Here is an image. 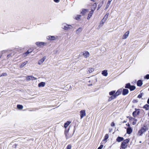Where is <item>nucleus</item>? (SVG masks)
Wrapping results in <instances>:
<instances>
[{
  "label": "nucleus",
  "mask_w": 149,
  "mask_h": 149,
  "mask_svg": "<svg viewBox=\"0 0 149 149\" xmlns=\"http://www.w3.org/2000/svg\"><path fill=\"white\" fill-rule=\"evenodd\" d=\"M148 130V127L147 125H144L141 129L139 130L138 133V135L139 136H142L143 134L145 133Z\"/></svg>",
  "instance_id": "obj_1"
},
{
  "label": "nucleus",
  "mask_w": 149,
  "mask_h": 149,
  "mask_svg": "<svg viewBox=\"0 0 149 149\" xmlns=\"http://www.w3.org/2000/svg\"><path fill=\"white\" fill-rule=\"evenodd\" d=\"M72 26L71 25L64 24L63 25L62 28L65 30H68L72 28Z\"/></svg>",
  "instance_id": "obj_2"
},
{
  "label": "nucleus",
  "mask_w": 149,
  "mask_h": 149,
  "mask_svg": "<svg viewBox=\"0 0 149 149\" xmlns=\"http://www.w3.org/2000/svg\"><path fill=\"white\" fill-rule=\"evenodd\" d=\"M47 38L51 41H53L56 40L57 38V37L50 36L47 37Z\"/></svg>",
  "instance_id": "obj_3"
},
{
  "label": "nucleus",
  "mask_w": 149,
  "mask_h": 149,
  "mask_svg": "<svg viewBox=\"0 0 149 149\" xmlns=\"http://www.w3.org/2000/svg\"><path fill=\"white\" fill-rule=\"evenodd\" d=\"M81 118L82 119L84 116H86L85 110H82L80 111Z\"/></svg>",
  "instance_id": "obj_4"
},
{
  "label": "nucleus",
  "mask_w": 149,
  "mask_h": 149,
  "mask_svg": "<svg viewBox=\"0 0 149 149\" xmlns=\"http://www.w3.org/2000/svg\"><path fill=\"white\" fill-rule=\"evenodd\" d=\"M129 31H127L123 35V39H126L129 36Z\"/></svg>",
  "instance_id": "obj_5"
},
{
  "label": "nucleus",
  "mask_w": 149,
  "mask_h": 149,
  "mask_svg": "<svg viewBox=\"0 0 149 149\" xmlns=\"http://www.w3.org/2000/svg\"><path fill=\"white\" fill-rule=\"evenodd\" d=\"M36 44L38 46H41V45H44L46 44V43L43 42H36Z\"/></svg>",
  "instance_id": "obj_6"
},
{
  "label": "nucleus",
  "mask_w": 149,
  "mask_h": 149,
  "mask_svg": "<svg viewBox=\"0 0 149 149\" xmlns=\"http://www.w3.org/2000/svg\"><path fill=\"white\" fill-rule=\"evenodd\" d=\"M45 59L46 57H43L42 58H41L39 61L38 63V64L39 65H40L42 64Z\"/></svg>",
  "instance_id": "obj_7"
},
{
  "label": "nucleus",
  "mask_w": 149,
  "mask_h": 149,
  "mask_svg": "<svg viewBox=\"0 0 149 149\" xmlns=\"http://www.w3.org/2000/svg\"><path fill=\"white\" fill-rule=\"evenodd\" d=\"M128 92L129 91L128 89H123V90L122 94L123 95H125L128 93Z\"/></svg>",
  "instance_id": "obj_8"
},
{
  "label": "nucleus",
  "mask_w": 149,
  "mask_h": 149,
  "mask_svg": "<svg viewBox=\"0 0 149 149\" xmlns=\"http://www.w3.org/2000/svg\"><path fill=\"white\" fill-rule=\"evenodd\" d=\"M122 89H119L117 91L116 93L114 94V95L116 97L118 95H119L122 92Z\"/></svg>",
  "instance_id": "obj_9"
},
{
  "label": "nucleus",
  "mask_w": 149,
  "mask_h": 149,
  "mask_svg": "<svg viewBox=\"0 0 149 149\" xmlns=\"http://www.w3.org/2000/svg\"><path fill=\"white\" fill-rule=\"evenodd\" d=\"M140 111H134L133 112L132 115L134 117H136L137 115L139 114Z\"/></svg>",
  "instance_id": "obj_10"
},
{
  "label": "nucleus",
  "mask_w": 149,
  "mask_h": 149,
  "mask_svg": "<svg viewBox=\"0 0 149 149\" xmlns=\"http://www.w3.org/2000/svg\"><path fill=\"white\" fill-rule=\"evenodd\" d=\"M132 130L130 127H128L127 129V134H130L132 132Z\"/></svg>",
  "instance_id": "obj_11"
},
{
  "label": "nucleus",
  "mask_w": 149,
  "mask_h": 149,
  "mask_svg": "<svg viewBox=\"0 0 149 149\" xmlns=\"http://www.w3.org/2000/svg\"><path fill=\"white\" fill-rule=\"evenodd\" d=\"M94 11L93 10H91V11L88 14V16L87 17V19H89L92 16L93 14V13Z\"/></svg>",
  "instance_id": "obj_12"
},
{
  "label": "nucleus",
  "mask_w": 149,
  "mask_h": 149,
  "mask_svg": "<svg viewBox=\"0 0 149 149\" xmlns=\"http://www.w3.org/2000/svg\"><path fill=\"white\" fill-rule=\"evenodd\" d=\"M124 139L123 137L118 136L116 139V141L119 142L124 140Z\"/></svg>",
  "instance_id": "obj_13"
},
{
  "label": "nucleus",
  "mask_w": 149,
  "mask_h": 149,
  "mask_svg": "<svg viewBox=\"0 0 149 149\" xmlns=\"http://www.w3.org/2000/svg\"><path fill=\"white\" fill-rule=\"evenodd\" d=\"M121 148L123 149H125L127 147V144L124 143L123 142L121 144Z\"/></svg>",
  "instance_id": "obj_14"
},
{
  "label": "nucleus",
  "mask_w": 149,
  "mask_h": 149,
  "mask_svg": "<svg viewBox=\"0 0 149 149\" xmlns=\"http://www.w3.org/2000/svg\"><path fill=\"white\" fill-rule=\"evenodd\" d=\"M83 55L85 58H87L89 56V54L88 52L86 51L84 53Z\"/></svg>",
  "instance_id": "obj_15"
},
{
  "label": "nucleus",
  "mask_w": 149,
  "mask_h": 149,
  "mask_svg": "<svg viewBox=\"0 0 149 149\" xmlns=\"http://www.w3.org/2000/svg\"><path fill=\"white\" fill-rule=\"evenodd\" d=\"M143 84L142 81L141 80H139L137 83V85L139 86H141Z\"/></svg>",
  "instance_id": "obj_16"
},
{
  "label": "nucleus",
  "mask_w": 149,
  "mask_h": 149,
  "mask_svg": "<svg viewBox=\"0 0 149 149\" xmlns=\"http://www.w3.org/2000/svg\"><path fill=\"white\" fill-rule=\"evenodd\" d=\"M94 70V68H89L88 69V71H87V73H90L93 72Z\"/></svg>",
  "instance_id": "obj_17"
},
{
  "label": "nucleus",
  "mask_w": 149,
  "mask_h": 149,
  "mask_svg": "<svg viewBox=\"0 0 149 149\" xmlns=\"http://www.w3.org/2000/svg\"><path fill=\"white\" fill-rule=\"evenodd\" d=\"M45 85V82H42L38 84V86L39 87H44Z\"/></svg>",
  "instance_id": "obj_18"
},
{
  "label": "nucleus",
  "mask_w": 149,
  "mask_h": 149,
  "mask_svg": "<svg viewBox=\"0 0 149 149\" xmlns=\"http://www.w3.org/2000/svg\"><path fill=\"white\" fill-rule=\"evenodd\" d=\"M87 11V10L84 9H82V11L81 12V13L82 15H84L86 14Z\"/></svg>",
  "instance_id": "obj_19"
},
{
  "label": "nucleus",
  "mask_w": 149,
  "mask_h": 149,
  "mask_svg": "<svg viewBox=\"0 0 149 149\" xmlns=\"http://www.w3.org/2000/svg\"><path fill=\"white\" fill-rule=\"evenodd\" d=\"M71 122L70 121H68L66 123H65L64 125V127L66 128L68 127V125Z\"/></svg>",
  "instance_id": "obj_20"
},
{
  "label": "nucleus",
  "mask_w": 149,
  "mask_h": 149,
  "mask_svg": "<svg viewBox=\"0 0 149 149\" xmlns=\"http://www.w3.org/2000/svg\"><path fill=\"white\" fill-rule=\"evenodd\" d=\"M102 74L103 75L105 76H107L108 74L107 70H104L102 71Z\"/></svg>",
  "instance_id": "obj_21"
},
{
  "label": "nucleus",
  "mask_w": 149,
  "mask_h": 149,
  "mask_svg": "<svg viewBox=\"0 0 149 149\" xmlns=\"http://www.w3.org/2000/svg\"><path fill=\"white\" fill-rule=\"evenodd\" d=\"M82 31V28L80 27L76 31V33L77 34H79Z\"/></svg>",
  "instance_id": "obj_22"
},
{
  "label": "nucleus",
  "mask_w": 149,
  "mask_h": 149,
  "mask_svg": "<svg viewBox=\"0 0 149 149\" xmlns=\"http://www.w3.org/2000/svg\"><path fill=\"white\" fill-rule=\"evenodd\" d=\"M143 108L145 109L146 110L149 109V105L148 104H146L143 107Z\"/></svg>",
  "instance_id": "obj_23"
},
{
  "label": "nucleus",
  "mask_w": 149,
  "mask_h": 149,
  "mask_svg": "<svg viewBox=\"0 0 149 149\" xmlns=\"http://www.w3.org/2000/svg\"><path fill=\"white\" fill-rule=\"evenodd\" d=\"M116 97L115 96V95L114 94L113 96L110 97L109 98L108 100V101H110L111 100L115 98Z\"/></svg>",
  "instance_id": "obj_24"
},
{
  "label": "nucleus",
  "mask_w": 149,
  "mask_h": 149,
  "mask_svg": "<svg viewBox=\"0 0 149 149\" xmlns=\"http://www.w3.org/2000/svg\"><path fill=\"white\" fill-rule=\"evenodd\" d=\"M136 88V87L135 86H131L130 87L129 89H130L131 91H132L134 90Z\"/></svg>",
  "instance_id": "obj_25"
},
{
  "label": "nucleus",
  "mask_w": 149,
  "mask_h": 149,
  "mask_svg": "<svg viewBox=\"0 0 149 149\" xmlns=\"http://www.w3.org/2000/svg\"><path fill=\"white\" fill-rule=\"evenodd\" d=\"M27 61H25L24 63H22L20 66V68H22L25 65L27 64Z\"/></svg>",
  "instance_id": "obj_26"
},
{
  "label": "nucleus",
  "mask_w": 149,
  "mask_h": 149,
  "mask_svg": "<svg viewBox=\"0 0 149 149\" xmlns=\"http://www.w3.org/2000/svg\"><path fill=\"white\" fill-rule=\"evenodd\" d=\"M109 15V14H106V15L104 16L103 19H103L104 21H106V20L107 19L108 16Z\"/></svg>",
  "instance_id": "obj_27"
},
{
  "label": "nucleus",
  "mask_w": 149,
  "mask_h": 149,
  "mask_svg": "<svg viewBox=\"0 0 149 149\" xmlns=\"http://www.w3.org/2000/svg\"><path fill=\"white\" fill-rule=\"evenodd\" d=\"M29 54L28 53V52H26L25 53H24L22 55V56L24 57H25L26 56Z\"/></svg>",
  "instance_id": "obj_28"
},
{
  "label": "nucleus",
  "mask_w": 149,
  "mask_h": 149,
  "mask_svg": "<svg viewBox=\"0 0 149 149\" xmlns=\"http://www.w3.org/2000/svg\"><path fill=\"white\" fill-rule=\"evenodd\" d=\"M115 91H112L109 92V94L110 95H113L115 94Z\"/></svg>",
  "instance_id": "obj_29"
},
{
  "label": "nucleus",
  "mask_w": 149,
  "mask_h": 149,
  "mask_svg": "<svg viewBox=\"0 0 149 149\" xmlns=\"http://www.w3.org/2000/svg\"><path fill=\"white\" fill-rule=\"evenodd\" d=\"M131 86V85L130 83L127 84H126L125 86V88H130V87Z\"/></svg>",
  "instance_id": "obj_30"
},
{
  "label": "nucleus",
  "mask_w": 149,
  "mask_h": 149,
  "mask_svg": "<svg viewBox=\"0 0 149 149\" xmlns=\"http://www.w3.org/2000/svg\"><path fill=\"white\" fill-rule=\"evenodd\" d=\"M109 138V135L108 134H106L104 136V139L103 140V141H105L107 139Z\"/></svg>",
  "instance_id": "obj_31"
},
{
  "label": "nucleus",
  "mask_w": 149,
  "mask_h": 149,
  "mask_svg": "<svg viewBox=\"0 0 149 149\" xmlns=\"http://www.w3.org/2000/svg\"><path fill=\"white\" fill-rule=\"evenodd\" d=\"M67 132H66V131H65V134L66 135V137L67 139H68V138H69L70 137H71L72 136L70 135V136H68L67 134Z\"/></svg>",
  "instance_id": "obj_32"
},
{
  "label": "nucleus",
  "mask_w": 149,
  "mask_h": 149,
  "mask_svg": "<svg viewBox=\"0 0 149 149\" xmlns=\"http://www.w3.org/2000/svg\"><path fill=\"white\" fill-rule=\"evenodd\" d=\"M31 78H32V76H28L26 77V78L27 80V81H29L31 80V79H31Z\"/></svg>",
  "instance_id": "obj_33"
},
{
  "label": "nucleus",
  "mask_w": 149,
  "mask_h": 149,
  "mask_svg": "<svg viewBox=\"0 0 149 149\" xmlns=\"http://www.w3.org/2000/svg\"><path fill=\"white\" fill-rule=\"evenodd\" d=\"M105 21H104V20L103 19H102L101 22V23H100V25L101 26H102L104 23L105 22Z\"/></svg>",
  "instance_id": "obj_34"
},
{
  "label": "nucleus",
  "mask_w": 149,
  "mask_h": 149,
  "mask_svg": "<svg viewBox=\"0 0 149 149\" xmlns=\"http://www.w3.org/2000/svg\"><path fill=\"white\" fill-rule=\"evenodd\" d=\"M81 15H77V16L76 17L75 19L77 20H79L80 19Z\"/></svg>",
  "instance_id": "obj_35"
},
{
  "label": "nucleus",
  "mask_w": 149,
  "mask_h": 149,
  "mask_svg": "<svg viewBox=\"0 0 149 149\" xmlns=\"http://www.w3.org/2000/svg\"><path fill=\"white\" fill-rule=\"evenodd\" d=\"M123 142L124 143H125L126 144H127L129 141V140L128 139H126L125 140H123Z\"/></svg>",
  "instance_id": "obj_36"
},
{
  "label": "nucleus",
  "mask_w": 149,
  "mask_h": 149,
  "mask_svg": "<svg viewBox=\"0 0 149 149\" xmlns=\"http://www.w3.org/2000/svg\"><path fill=\"white\" fill-rule=\"evenodd\" d=\"M33 51V49H29L28 50L27 52H28V53L29 54L30 53L32 52Z\"/></svg>",
  "instance_id": "obj_37"
},
{
  "label": "nucleus",
  "mask_w": 149,
  "mask_h": 149,
  "mask_svg": "<svg viewBox=\"0 0 149 149\" xmlns=\"http://www.w3.org/2000/svg\"><path fill=\"white\" fill-rule=\"evenodd\" d=\"M144 78L145 79H149V74H147L146 76H145L144 77Z\"/></svg>",
  "instance_id": "obj_38"
},
{
  "label": "nucleus",
  "mask_w": 149,
  "mask_h": 149,
  "mask_svg": "<svg viewBox=\"0 0 149 149\" xmlns=\"http://www.w3.org/2000/svg\"><path fill=\"white\" fill-rule=\"evenodd\" d=\"M71 146L70 145H68L66 149H71Z\"/></svg>",
  "instance_id": "obj_39"
},
{
  "label": "nucleus",
  "mask_w": 149,
  "mask_h": 149,
  "mask_svg": "<svg viewBox=\"0 0 149 149\" xmlns=\"http://www.w3.org/2000/svg\"><path fill=\"white\" fill-rule=\"evenodd\" d=\"M7 75V74L6 73H2L1 75V76H6Z\"/></svg>",
  "instance_id": "obj_40"
},
{
  "label": "nucleus",
  "mask_w": 149,
  "mask_h": 149,
  "mask_svg": "<svg viewBox=\"0 0 149 149\" xmlns=\"http://www.w3.org/2000/svg\"><path fill=\"white\" fill-rule=\"evenodd\" d=\"M142 97V93H141L140 94H139L137 97L139 98H141Z\"/></svg>",
  "instance_id": "obj_41"
},
{
  "label": "nucleus",
  "mask_w": 149,
  "mask_h": 149,
  "mask_svg": "<svg viewBox=\"0 0 149 149\" xmlns=\"http://www.w3.org/2000/svg\"><path fill=\"white\" fill-rule=\"evenodd\" d=\"M23 108V106L21 105H19V109H21Z\"/></svg>",
  "instance_id": "obj_42"
},
{
  "label": "nucleus",
  "mask_w": 149,
  "mask_h": 149,
  "mask_svg": "<svg viewBox=\"0 0 149 149\" xmlns=\"http://www.w3.org/2000/svg\"><path fill=\"white\" fill-rule=\"evenodd\" d=\"M103 147V145H101L100 146L98 147L97 149H101Z\"/></svg>",
  "instance_id": "obj_43"
},
{
  "label": "nucleus",
  "mask_w": 149,
  "mask_h": 149,
  "mask_svg": "<svg viewBox=\"0 0 149 149\" xmlns=\"http://www.w3.org/2000/svg\"><path fill=\"white\" fill-rule=\"evenodd\" d=\"M31 79H31V80H36L37 79L36 78H35L34 77H33V76H32V78Z\"/></svg>",
  "instance_id": "obj_44"
},
{
  "label": "nucleus",
  "mask_w": 149,
  "mask_h": 149,
  "mask_svg": "<svg viewBox=\"0 0 149 149\" xmlns=\"http://www.w3.org/2000/svg\"><path fill=\"white\" fill-rule=\"evenodd\" d=\"M131 119H133L134 120H135L136 121H137V120L134 118H133L132 117L130 118V120H131Z\"/></svg>",
  "instance_id": "obj_45"
},
{
  "label": "nucleus",
  "mask_w": 149,
  "mask_h": 149,
  "mask_svg": "<svg viewBox=\"0 0 149 149\" xmlns=\"http://www.w3.org/2000/svg\"><path fill=\"white\" fill-rule=\"evenodd\" d=\"M111 126H115V124L113 122H112L111 123Z\"/></svg>",
  "instance_id": "obj_46"
},
{
  "label": "nucleus",
  "mask_w": 149,
  "mask_h": 149,
  "mask_svg": "<svg viewBox=\"0 0 149 149\" xmlns=\"http://www.w3.org/2000/svg\"><path fill=\"white\" fill-rule=\"evenodd\" d=\"M54 1L56 3H58L59 2L60 0H54Z\"/></svg>",
  "instance_id": "obj_47"
},
{
  "label": "nucleus",
  "mask_w": 149,
  "mask_h": 149,
  "mask_svg": "<svg viewBox=\"0 0 149 149\" xmlns=\"http://www.w3.org/2000/svg\"><path fill=\"white\" fill-rule=\"evenodd\" d=\"M136 121L135 120H134V121H133V122H132V124L133 125H135L136 124Z\"/></svg>",
  "instance_id": "obj_48"
},
{
  "label": "nucleus",
  "mask_w": 149,
  "mask_h": 149,
  "mask_svg": "<svg viewBox=\"0 0 149 149\" xmlns=\"http://www.w3.org/2000/svg\"><path fill=\"white\" fill-rule=\"evenodd\" d=\"M111 1H110V0H109V1H108V2L107 3H109V4H110V3H111Z\"/></svg>",
  "instance_id": "obj_49"
},
{
  "label": "nucleus",
  "mask_w": 149,
  "mask_h": 149,
  "mask_svg": "<svg viewBox=\"0 0 149 149\" xmlns=\"http://www.w3.org/2000/svg\"><path fill=\"white\" fill-rule=\"evenodd\" d=\"M111 1H110V0H109V1H108V2L107 3H109V4H110V3H111Z\"/></svg>",
  "instance_id": "obj_50"
},
{
  "label": "nucleus",
  "mask_w": 149,
  "mask_h": 149,
  "mask_svg": "<svg viewBox=\"0 0 149 149\" xmlns=\"http://www.w3.org/2000/svg\"><path fill=\"white\" fill-rule=\"evenodd\" d=\"M126 125H127V126L128 127H130V125L129 123H128L127 124H126Z\"/></svg>",
  "instance_id": "obj_51"
},
{
  "label": "nucleus",
  "mask_w": 149,
  "mask_h": 149,
  "mask_svg": "<svg viewBox=\"0 0 149 149\" xmlns=\"http://www.w3.org/2000/svg\"><path fill=\"white\" fill-rule=\"evenodd\" d=\"M147 103L149 104V98L148 99L147 101Z\"/></svg>",
  "instance_id": "obj_52"
},
{
  "label": "nucleus",
  "mask_w": 149,
  "mask_h": 149,
  "mask_svg": "<svg viewBox=\"0 0 149 149\" xmlns=\"http://www.w3.org/2000/svg\"><path fill=\"white\" fill-rule=\"evenodd\" d=\"M110 5V4L107 3V6H109Z\"/></svg>",
  "instance_id": "obj_53"
},
{
  "label": "nucleus",
  "mask_w": 149,
  "mask_h": 149,
  "mask_svg": "<svg viewBox=\"0 0 149 149\" xmlns=\"http://www.w3.org/2000/svg\"><path fill=\"white\" fill-rule=\"evenodd\" d=\"M17 109H19V104L17 105Z\"/></svg>",
  "instance_id": "obj_54"
},
{
  "label": "nucleus",
  "mask_w": 149,
  "mask_h": 149,
  "mask_svg": "<svg viewBox=\"0 0 149 149\" xmlns=\"http://www.w3.org/2000/svg\"><path fill=\"white\" fill-rule=\"evenodd\" d=\"M109 7V6H107V5H106V8H108Z\"/></svg>",
  "instance_id": "obj_55"
},
{
  "label": "nucleus",
  "mask_w": 149,
  "mask_h": 149,
  "mask_svg": "<svg viewBox=\"0 0 149 149\" xmlns=\"http://www.w3.org/2000/svg\"><path fill=\"white\" fill-rule=\"evenodd\" d=\"M126 121H124V123H126Z\"/></svg>",
  "instance_id": "obj_56"
},
{
  "label": "nucleus",
  "mask_w": 149,
  "mask_h": 149,
  "mask_svg": "<svg viewBox=\"0 0 149 149\" xmlns=\"http://www.w3.org/2000/svg\"><path fill=\"white\" fill-rule=\"evenodd\" d=\"M140 143H141V141H140L139 142Z\"/></svg>",
  "instance_id": "obj_57"
},
{
  "label": "nucleus",
  "mask_w": 149,
  "mask_h": 149,
  "mask_svg": "<svg viewBox=\"0 0 149 149\" xmlns=\"http://www.w3.org/2000/svg\"><path fill=\"white\" fill-rule=\"evenodd\" d=\"M1 56H0V58H1Z\"/></svg>",
  "instance_id": "obj_58"
},
{
  "label": "nucleus",
  "mask_w": 149,
  "mask_h": 149,
  "mask_svg": "<svg viewBox=\"0 0 149 149\" xmlns=\"http://www.w3.org/2000/svg\"><path fill=\"white\" fill-rule=\"evenodd\" d=\"M98 8L99 9V7H98Z\"/></svg>",
  "instance_id": "obj_59"
},
{
  "label": "nucleus",
  "mask_w": 149,
  "mask_h": 149,
  "mask_svg": "<svg viewBox=\"0 0 149 149\" xmlns=\"http://www.w3.org/2000/svg\"><path fill=\"white\" fill-rule=\"evenodd\" d=\"M148 116H149V113H148Z\"/></svg>",
  "instance_id": "obj_60"
},
{
  "label": "nucleus",
  "mask_w": 149,
  "mask_h": 149,
  "mask_svg": "<svg viewBox=\"0 0 149 149\" xmlns=\"http://www.w3.org/2000/svg\"><path fill=\"white\" fill-rule=\"evenodd\" d=\"M148 90L149 91V89H148Z\"/></svg>",
  "instance_id": "obj_61"
},
{
  "label": "nucleus",
  "mask_w": 149,
  "mask_h": 149,
  "mask_svg": "<svg viewBox=\"0 0 149 149\" xmlns=\"http://www.w3.org/2000/svg\"><path fill=\"white\" fill-rule=\"evenodd\" d=\"M1 76H0V77H1Z\"/></svg>",
  "instance_id": "obj_62"
}]
</instances>
